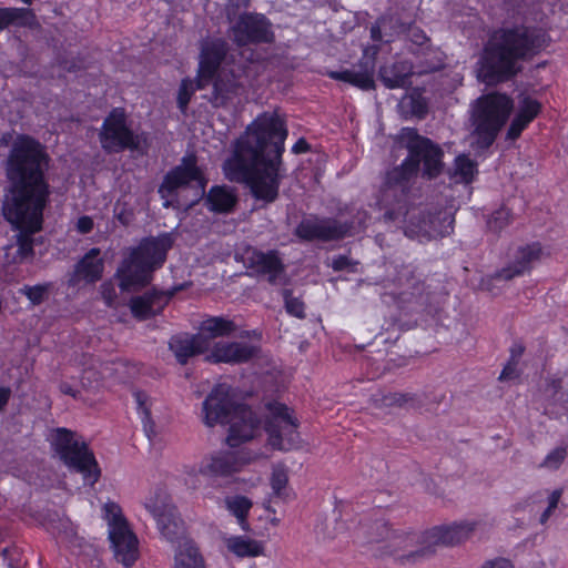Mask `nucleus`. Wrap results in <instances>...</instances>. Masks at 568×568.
I'll use <instances>...</instances> for the list:
<instances>
[{
    "label": "nucleus",
    "instance_id": "nucleus-49",
    "mask_svg": "<svg viewBox=\"0 0 568 568\" xmlns=\"http://www.w3.org/2000/svg\"><path fill=\"white\" fill-rule=\"evenodd\" d=\"M562 381L561 378H551L547 384V393H549L554 400L557 402H567L568 394L561 392Z\"/></svg>",
    "mask_w": 568,
    "mask_h": 568
},
{
    "label": "nucleus",
    "instance_id": "nucleus-11",
    "mask_svg": "<svg viewBox=\"0 0 568 568\" xmlns=\"http://www.w3.org/2000/svg\"><path fill=\"white\" fill-rule=\"evenodd\" d=\"M402 141L408 151L405 160L416 164V174L422 170V176L430 180L443 172L444 152L438 144L419 135L415 129H404Z\"/></svg>",
    "mask_w": 568,
    "mask_h": 568
},
{
    "label": "nucleus",
    "instance_id": "nucleus-16",
    "mask_svg": "<svg viewBox=\"0 0 568 568\" xmlns=\"http://www.w3.org/2000/svg\"><path fill=\"white\" fill-rule=\"evenodd\" d=\"M268 409L271 416L265 423V430L271 445L282 450L291 449L298 438L297 420L291 416L288 407L284 404L272 403Z\"/></svg>",
    "mask_w": 568,
    "mask_h": 568
},
{
    "label": "nucleus",
    "instance_id": "nucleus-37",
    "mask_svg": "<svg viewBox=\"0 0 568 568\" xmlns=\"http://www.w3.org/2000/svg\"><path fill=\"white\" fill-rule=\"evenodd\" d=\"M52 286V283L23 285L19 290V293L26 296L30 301L31 305L37 306L42 304L49 297Z\"/></svg>",
    "mask_w": 568,
    "mask_h": 568
},
{
    "label": "nucleus",
    "instance_id": "nucleus-22",
    "mask_svg": "<svg viewBox=\"0 0 568 568\" xmlns=\"http://www.w3.org/2000/svg\"><path fill=\"white\" fill-rule=\"evenodd\" d=\"M244 264L256 275H264L272 285L283 284L285 267L276 251L262 252L248 250L244 257Z\"/></svg>",
    "mask_w": 568,
    "mask_h": 568
},
{
    "label": "nucleus",
    "instance_id": "nucleus-28",
    "mask_svg": "<svg viewBox=\"0 0 568 568\" xmlns=\"http://www.w3.org/2000/svg\"><path fill=\"white\" fill-rule=\"evenodd\" d=\"M244 463L235 453H219L201 462L199 474L212 478L229 477L240 471Z\"/></svg>",
    "mask_w": 568,
    "mask_h": 568
},
{
    "label": "nucleus",
    "instance_id": "nucleus-2",
    "mask_svg": "<svg viewBox=\"0 0 568 568\" xmlns=\"http://www.w3.org/2000/svg\"><path fill=\"white\" fill-rule=\"evenodd\" d=\"M287 129L276 112H263L235 141L234 151L223 164L227 180L244 183L263 205L275 202L285 176L282 154Z\"/></svg>",
    "mask_w": 568,
    "mask_h": 568
},
{
    "label": "nucleus",
    "instance_id": "nucleus-44",
    "mask_svg": "<svg viewBox=\"0 0 568 568\" xmlns=\"http://www.w3.org/2000/svg\"><path fill=\"white\" fill-rule=\"evenodd\" d=\"M567 457V447L559 446L552 449L544 459V462L540 464V467L556 470L560 467V465L564 463V460Z\"/></svg>",
    "mask_w": 568,
    "mask_h": 568
},
{
    "label": "nucleus",
    "instance_id": "nucleus-63",
    "mask_svg": "<svg viewBox=\"0 0 568 568\" xmlns=\"http://www.w3.org/2000/svg\"><path fill=\"white\" fill-rule=\"evenodd\" d=\"M523 353H524L523 346L513 347L510 359L518 363V358L523 355Z\"/></svg>",
    "mask_w": 568,
    "mask_h": 568
},
{
    "label": "nucleus",
    "instance_id": "nucleus-26",
    "mask_svg": "<svg viewBox=\"0 0 568 568\" xmlns=\"http://www.w3.org/2000/svg\"><path fill=\"white\" fill-rule=\"evenodd\" d=\"M103 270L104 263L100 257V250L93 247L74 265V271L69 275L68 285L75 287L81 282L93 284L101 280Z\"/></svg>",
    "mask_w": 568,
    "mask_h": 568
},
{
    "label": "nucleus",
    "instance_id": "nucleus-17",
    "mask_svg": "<svg viewBox=\"0 0 568 568\" xmlns=\"http://www.w3.org/2000/svg\"><path fill=\"white\" fill-rule=\"evenodd\" d=\"M145 507L155 519L160 534L169 542L175 544L186 538L184 521L170 500L156 497L150 499Z\"/></svg>",
    "mask_w": 568,
    "mask_h": 568
},
{
    "label": "nucleus",
    "instance_id": "nucleus-3",
    "mask_svg": "<svg viewBox=\"0 0 568 568\" xmlns=\"http://www.w3.org/2000/svg\"><path fill=\"white\" fill-rule=\"evenodd\" d=\"M550 43L546 30L536 26L513 24L493 30L479 58V75L488 83H499L523 71L521 62L529 61Z\"/></svg>",
    "mask_w": 568,
    "mask_h": 568
},
{
    "label": "nucleus",
    "instance_id": "nucleus-8",
    "mask_svg": "<svg viewBox=\"0 0 568 568\" xmlns=\"http://www.w3.org/2000/svg\"><path fill=\"white\" fill-rule=\"evenodd\" d=\"M60 459L72 470L82 474L85 483L94 485L100 468L93 453L78 435L67 428H57L51 442Z\"/></svg>",
    "mask_w": 568,
    "mask_h": 568
},
{
    "label": "nucleus",
    "instance_id": "nucleus-59",
    "mask_svg": "<svg viewBox=\"0 0 568 568\" xmlns=\"http://www.w3.org/2000/svg\"><path fill=\"white\" fill-rule=\"evenodd\" d=\"M413 112L418 118H424L427 113V105L424 101L413 100Z\"/></svg>",
    "mask_w": 568,
    "mask_h": 568
},
{
    "label": "nucleus",
    "instance_id": "nucleus-29",
    "mask_svg": "<svg viewBox=\"0 0 568 568\" xmlns=\"http://www.w3.org/2000/svg\"><path fill=\"white\" fill-rule=\"evenodd\" d=\"M414 67L407 60H400L379 68L378 78L387 89L407 88L412 84Z\"/></svg>",
    "mask_w": 568,
    "mask_h": 568
},
{
    "label": "nucleus",
    "instance_id": "nucleus-40",
    "mask_svg": "<svg viewBox=\"0 0 568 568\" xmlns=\"http://www.w3.org/2000/svg\"><path fill=\"white\" fill-rule=\"evenodd\" d=\"M11 26L33 28L38 26L37 17L31 9L12 8Z\"/></svg>",
    "mask_w": 568,
    "mask_h": 568
},
{
    "label": "nucleus",
    "instance_id": "nucleus-14",
    "mask_svg": "<svg viewBox=\"0 0 568 568\" xmlns=\"http://www.w3.org/2000/svg\"><path fill=\"white\" fill-rule=\"evenodd\" d=\"M105 510L109 517V537L114 551V557L125 568H130L138 559V538L129 528L128 521L115 504H106Z\"/></svg>",
    "mask_w": 568,
    "mask_h": 568
},
{
    "label": "nucleus",
    "instance_id": "nucleus-5",
    "mask_svg": "<svg viewBox=\"0 0 568 568\" xmlns=\"http://www.w3.org/2000/svg\"><path fill=\"white\" fill-rule=\"evenodd\" d=\"M203 423L207 427L216 424H229L226 443L237 447L254 437L258 428V419L245 404L235 400L230 385L219 384L206 396L202 404Z\"/></svg>",
    "mask_w": 568,
    "mask_h": 568
},
{
    "label": "nucleus",
    "instance_id": "nucleus-12",
    "mask_svg": "<svg viewBox=\"0 0 568 568\" xmlns=\"http://www.w3.org/2000/svg\"><path fill=\"white\" fill-rule=\"evenodd\" d=\"M480 526L479 520H462L448 525L435 526L424 535L426 546L399 558L407 561H417L429 558L435 554V546H456L468 540Z\"/></svg>",
    "mask_w": 568,
    "mask_h": 568
},
{
    "label": "nucleus",
    "instance_id": "nucleus-38",
    "mask_svg": "<svg viewBox=\"0 0 568 568\" xmlns=\"http://www.w3.org/2000/svg\"><path fill=\"white\" fill-rule=\"evenodd\" d=\"M513 221V215L509 209L499 207L494 211L487 219V229L494 234H500Z\"/></svg>",
    "mask_w": 568,
    "mask_h": 568
},
{
    "label": "nucleus",
    "instance_id": "nucleus-35",
    "mask_svg": "<svg viewBox=\"0 0 568 568\" xmlns=\"http://www.w3.org/2000/svg\"><path fill=\"white\" fill-rule=\"evenodd\" d=\"M227 548L239 557H255L263 551V546L260 541L244 537L229 539Z\"/></svg>",
    "mask_w": 568,
    "mask_h": 568
},
{
    "label": "nucleus",
    "instance_id": "nucleus-10",
    "mask_svg": "<svg viewBox=\"0 0 568 568\" xmlns=\"http://www.w3.org/2000/svg\"><path fill=\"white\" fill-rule=\"evenodd\" d=\"M397 292L384 294V301L390 297L397 307L407 314L427 313L436 311L433 303L434 295L427 290L424 282L415 276L410 266H403L396 276Z\"/></svg>",
    "mask_w": 568,
    "mask_h": 568
},
{
    "label": "nucleus",
    "instance_id": "nucleus-20",
    "mask_svg": "<svg viewBox=\"0 0 568 568\" xmlns=\"http://www.w3.org/2000/svg\"><path fill=\"white\" fill-rule=\"evenodd\" d=\"M183 288L184 284L174 286L168 291H159L153 287L141 295L132 296L129 302L130 311L132 315L140 321L154 317L160 314L171 298Z\"/></svg>",
    "mask_w": 568,
    "mask_h": 568
},
{
    "label": "nucleus",
    "instance_id": "nucleus-41",
    "mask_svg": "<svg viewBox=\"0 0 568 568\" xmlns=\"http://www.w3.org/2000/svg\"><path fill=\"white\" fill-rule=\"evenodd\" d=\"M282 296L284 298L285 310L288 314L297 318L305 317L304 303L298 297L293 296L291 290L284 288L282 291Z\"/></svg>",
    "mask_w": 568,
    "mask_h": 568
},
{
    "label": "nucleus",
    "instance_id": "nucleus-25",
    "mask_svg": "<svg viewBox=\"0 0 568 568\" xmlns=\"http://www.w3.org/2000/svg\"><path fill=\"white\" fill-rule=\"evenodd\" d=\"M258 347L242 342H220L216 343L211 354L205 356L209 363H229L240 364L248 362L256 356Z\"/></svg>",
    "mask_w": 568,
    "mask_h": 568
},
{
    "label": "nucleus",
    "instance_id": "nucleus-51",
    "mask_svg": "<svg viewBox=\"0 0 568 568\" xmlns=\"http://www.w3.org/2000/svg\"><path fill=\"white\" fill-rule=\"evenodd\" d=\"M114 215L123 225H129L133 219L131 210H126L123 205L116 204L114 206Z\"/></svg>",
    "mask_w": 568,
    "mask_h": 568
},
{
    "label": "nucleus",
    "instance_id": "nucleus-57",
    "mask_svg": "<svg viewBox=\"0 0 568 568\" xmlns=\"http://www.w3.org/2000/svg\"><path fill=\"white\" fill-rule=\"evenodd\" d=\"M12 24V8H0V30Z\"/></svg>",
    "mask_w": 568,
    "mask_h": 568
},
{
    "label": "nucleus",
    "instance_id": "nucleus-15",
    "mask_svg": "<svg viewBox=\"0 0 568 568\" xmlns=\"http://www.w3.org/2000/svg\"><path fill=\"white\" fill-rule=\"evenodd\" d=\"M233 41L240 45L272 43L274 32L272 23L262 13L244 12L231 27Z\"/></svg>",
    "mask_w": 568,
    "mask_h": 568
},
{
    "label": "nucleus",
    "instance_id": "nucleus-55",
    "mask_svg": "<svg viewBox=\"0 0 568 568\" xmlns=\"http://www.w3.org/2000/svg\"><path fill=\"white\" fill-rule=\"evenodd\" d=\"M352 261L346 255H338L333 258L331 266L334 271H343L352 266Z\"/></svg>",
    "mask_w": 568,
    "mask_h": 568
},
{
    "label": "nucleus",
    "instance_id": "nucleus-9",
    "mask_svg": "<svg viewBox=\"0 0 568 568\" xmlns=\"http://www.w3.org/2000/svg\"><path fill=\"white\" fill-rule=\"evenodd\" d=\"M102 149L109 153L125 150L143 152L148 148L146 133H135L126 123L124 109L114 108L103 120L99 133Z\"/></svg>",
    "mask_w": 568,
    "mask_h": 568
},
{
    "label": "nucleus",
    "instance_id": "nucleus-52",
    "mask_svg": "<svg viewBox=\"0 0 568 568\" xmlns=\"http://www.w3.org/2000/svg\"><path fill=\"white\" fill-rule=\"evenodd\" d=\"M516 377H518L517 362H514V361L509 359L507 365L501 371L499 379L500 381H508V379H514Z\"/></svg>",
    "mask_w": 568,
    "mask_h": 568
},
{
    "label": "nucleus",
    "instance_id": "nucleus-18",
    "mask_svg": "<svg viewBox=\"0 0 568 568\" xmlns=\"http://www.w3.org/2000/svg\"><path fill=\"white\" fill-rule=\"evenodd\" d=\"M392 22L394 31L396 33H406L410 43L416 47L413 53H433V58L425 61V65L417 71L418 73L436 72L445 67L444 53L439 50H432L430 39L423 29L412 22L402 21L399 18H392Z\"/></svg>",
    "mask_w": 568,
    "mask_h": 568
},
{
    "label": "nucleus",
    "instance_id": "nucleus-50",
    "mask_svg": "<svg viewBox=\"0 0 568 568\" xmlns=\"http://www.w3.org/2000/svg\"><path fill=\"white\" fill-rule=\"evenodd\" d=\"M406 214L409 215L410 213L405 210L404 205H399L398 209L386 210L383 220L385 223L402 222Z\"/></svg>",
    "mask_w": 568,
    "mask_h": 568
},
{
    "label": "nucleus",
    "instance_id": "nucleus-13",
    "mask_svg": "<svg viewBox=\"0 0 568 568\" xmlns=\"http://www.w3.org/2000/svg\"><path fill=\"white\" fill-rule=\"evenodd\" d=\"M454 230V216L446 210L436 212L413 211L404 226V234L419 242L449 235Z\"/></svg>",
    "mask_w": 568,
    "mask_h": 568
},
{
    "label": "nucleus",
    "instance_id": "nucleus-42",
    "mask_svg": "<svg viewBox=\"0 0 568 568\" xmlns=\"http://www.w3.org/2000/svg\"><path fill=\"white\" fill-rule=\"evenodd\" d=\"M227 505L229 509L240 520V523L244 524L252 503L244 496H237L230 500Z\"/></svg>",
    "mask_w": 568,
    "mask_h": 568
},
{
    "label": "nucleus",
    "instance_id": "nucleus-31",
    "mask_svg": "<svg viewBox=\"0 0 568 568\" xmlns=\"http://www.w3.org/2000/svg\"><path fill=\"white\" fill-rule=\"evenodd\" d=\"M172 545L175 547L174 568H205L204 559L191 539L186 537Z\"/></svg>",
    "mask_w": 568,
    "mask_h": 568
},
{
    "label": "nucleus",
    "instance_id": "nucleus-43",
    "mask_svg": "<svg viewBox=\"0 0 568 568\" xmlns=\"http://www.w3.org/2000/svg\"><path fill=\"white\" fill-rule=\"evenodd\" d=\"M195 90H199L196 83L194 84L192 81L187 79L182 80L178 93V106L182 112L186 111L190 100Z\"/></svg>",
    "mask_w": 568,
    "mask_h": 568
},
{
    "label": "nucleus",
    "instance_id": "nucleus-45",
    "mask_svg": "<svg viewBox=\"0 0 568 568\" xmlns=\"http://www.w3.org/2000/svg\"><path fill=\"white\" fill-rule=\"evenodd\" d=\"M368 219V213L364 210L357 211L354 217L351 221H342V225L347 226L346 236H353L366 227V221Z\"/></svg>",
    "mask_w": 568,
    "mask_h": 568
},
{
    "label": "nucleus",
    "instance_id": "nucleus-19",
    "mask_svg": "<svg viewBox=\"0 0 568 568\" xmlns=\"http://www.w3.org/2000/svg\"><path fill=\"white\" fill-rule=\"evenodd\" d=\"M347 226L336 219H303L295 229V235L305 241L329 242L345 237Z\"/></svg>",
    "mask_w": 568,
    "mask_h": 568
},
{
    "label": "nucleus",
    "instance_id": "nucleus-36",
    "mask_svg": "<svg viewBox=\"0 0 568 568\" xmlns=\"http://www.w3.org/2000/svg\"><path fill=\"white\" fill-rule=\"evenodd\" d=\"M477 163L466 154L455 159L453 178L456 182L470 183L477 173Z\"/></svg>",
    "mask_w": 568,
    "mask_h": 568
},
{
    "label": "nucleus",
    "instance_id": "nucleus-60",
    "mask_svg": "<svg viewBox=\"0 0 568 568\" xmlns=\"http://www.w3.org/2000/svg\"><path fill=\"white\" fill-rule=\"evenodd\" d=\"M11 397V389L9 387H0V412L4 409Z\"/></svg>",
    "mask_w": 568,
    "mask_h": 568
},
{
    "label": "nucleus",
    "instance_id": "nucleus-30",
    "mask_svg": "<svg viewBox=\"0 0 568 568\" xmlns=\"http://www.w3.org/2000/svg\"><path fill=\"white\" fill-rule=\"evenodd\" d=\"M416 176V164L407 163V161L404 160L400 165L387 172L385 178L386 192H396L398 190L400 191V195L405 196L409 190L410 181Z\"/></svg>",
    "mask_w": 568,
    "mask_h": 568
},
{
    "label": "nucleus",
    "instance_id": "nucleus-46",
    "mask_svg": "<svg viewBox=\"0 0 568 568\" xmlns=\"http://www.w3.org/2000/svg\"><path fill=\"white\" fill-rule=\"evenodd\" d=\"M540 108L541 105L537 100L530 97H524L520 101L518 114L526 115V119L531 122L539 113Z\"/></svg>",
    "mask_w": 568,
    "mask_h": 568
},
{
    "label": "nucleus",
    "instance_id": "nucleus-21",
    "mask_svg": "<svg viewBox=\"0 0 568 568\" xmlns=\"http://www.w3.org/2000/svg\"><path fill=\"white\" fill-rule=\"evenodd\" d=\"M206 89H210V92L203 94V98L214 108H224L242 94L244 85L233 72H219L207 81L204 90Z\"/></svg>",
    "mask_w": 568,
    "mask_h": 568
},
{
    "label": "nucleus",
    "instance_id": "nucleus-6",
    "mask_svg": "<svg viewBox=\"0 0 568 568\" xmlns=\"http://www.w3.org/2000/svg\"><path fill=\"white\" fill-rule=\"evenodd\" d=\"M173 244L172 233H162L159 236L142 240L136 247L132 248L116 271L121 291H138L146 286L153 277V272L164 264Z\"/></svg>",
    "mask_w": 568,
    "mask_h": 568
},
{
    "label": "nucleus",
    "instance_id": "nucleus-33",
    "mask_svg": "<svg viewBox=\"0 0 568 568\" xmlns=\"http://www.w3.org/2000/svg\"><path fill=\"white\" fill-rule=\"evenodd\" d=\"M328 77L337 81L349 83L362 90H371L375 85L373 73L368 70L346 69L342 71H331L328 72Z\"/></svg>",
    "mask_w": 568,
    "mask_h": 568
},
{
    "label": "nucleus",
    "instance_id": "nucleus-53",
    "mask_svg": "<svg viewBox=\"0 0 568 568\" xmlns=\"http://www.w3.org/2000/svg\"><path fill=\"white\" fill-rule=\"evenodd\" d=\"M374 527L376 530V535H371L369 541L378 542L388 536L389 529L385 523L376 521Z\"/></svg>",
    "mask_w": 568,
    "mask_h": 568
},
{
    "label": "nucleus",
    "instance_id": "nucleus-54",
    "mask_svg": "<svg viewBox=\"0 0 568 568\" xmlns=\"http://www.w3.org/2000/svg\"><path fill=\"white\" fill-rule=\"evenodd\" d=\"M481 568H514V565L509 559L495 558V559L485 561L481 565Z\"/></svg>",
    "mask_w": 568,
    "mask_h": 568
},
{
    "label": "nucleus",
    "instance_id": "nucleus-56",
    "mask_svg": "<svg viewBox=\"0 0 568 568\" xmlns=\"http://www.w3.org/2000/svg\"><path fill=\"white\" fill-rule=\"evenodd\" d=\"M77 229L80 233L87 234L93 229V221L90 216H81L78 219Z\"/></svg>",
    "mask_w": 568,
    "mask_h": 568
},
{
    "label": "nucleus",
    "instance_id": "nucleus-48",
    "mask_svg": "<svg viewBox=\"0 0 568 568\" xmlns=\"http://www.w3.org/2000/svg\"><path fill=\"white\" fill-rule=\"evenodd\" d=\"M251 0H227L225 6V12L227 19L232 22L240 16L242 9H246L250 6Z\"/></svg>",
    "mask_w": 568,
    "mask_h": 568
},
{
    "label": "nucleus",
    "instance_id": "nucleus-34",
    "mask_svg": "<svg viewBox=\"0 0 568 568\" xmlns=\"http://www.w3.org/2000/svg\"><path fill=\"white\" fill-rule=\"evenodd\" d=\"M375 407L384 408V407H393V406H404L406 404H420L417 400V396L410 393H389V394H377L372 398Z\"/></svg>",
    "mask_w": 568,
    "mask_h": 568
},
{
    "label": "nucleus",
    "instance_id": "nucleus-4",
    "mask_svg": "<svg viewBox=\"0 0 568 568\" xmlns=\"http://www.w3.org/2000/svg\"><path fill=\"white\" fill-rule=\"evenodd\" d=\"M206 184L207 179L203 169L197 164V156L194 153H189L164 175L158 193L165 200L164 206L169 207L173 205L174 201H178L180 189L191 187L194 190L195 199L189 204L190 206L195 205L205 196V205L211 212L231 213L237 203L234 190L226 185H214L205 194Z\"/></svg>",
    "mask_w": 568,
    "mask_h": 568
},
{
    "label": "nucleus",
    "instance_id": "nucleus-27",
    "mask_svg": "<svg viewBox=\"0 0 568 568\" xmlns=\"http://www.w3.org/2000/svg\"><path fill=\"white\" fill-rule=\"evenodd\" d=\"M169 349L174 354L179 364L185 365L191 357L209 351V344L197 333H180L170 338Z\"/></svg>",
    "mask_w": 568,
    "mask_h": 568
},
{
    "label": "nucleus",
    "instance_id": "nucleus-7",
    "mask_svg": "<svg viewBox=\"0 0 568 568\" xmlns=\"http://www.w3.org/2000/svg\"><path fill=\"white\" fill-rule=\"evenodd\" d=\"M513 109L514 102L505 93L493 92L476 100L471 121L479 148L488 149L495 142Z\"/></svg>",
    "mask_w": 568,
    "mask_h": 568
},
{
    "label": "nucleus",
    "instance_id": "nucleus-24",
    "mask_svg": "<svg viewBox=\"0 0 568 568\" xmlns=\"http://www.w3.org/2000/svg\"><path fill=\"white\" fill-rule=\"evenodd\" d=\"M227 50V43L220 39L205 42L202 45L196 77V87L199 90H204L207 81L212 80V75L219 73V68Z\"/></svg>",
    "mask_w": 568,
    "mask_h": 568
},
{
    "label": "nucleus",
    "instance_id": "nucleus-23",
    "mask_svg": "<svg viewBox=\"0 0 568 568\" xmlns=\"http://www.w3.org/2000/svg\"><path fill=\"white\" fill-rule=\"evenodd\" d=\"M542 255L540 243L535 242L519 246L513 257V261L504 268L495 272L489 281H510L529 272L534 264L539 262Z\"/></svg>",
    "mask_w": 568,
    "mask_h": 568
},
{
    "label": "nucleus",
    "instance_id": "nucleus-58",
    "mask_svg": "<svg viewBox=\"0 0 568 568\" xmlns=\"http://www.w3.org/2000/svg\"><path fill=\"white\" fill-rule=\"evenodd\" d=\"M134 396H135L139 409L142 410V413L145 416V418H149L150 417V410L145 406V400H146L145 394H143L141 392H136V393H134Z\"/></svg>",
    "mask_w": 568,
    "mask_h": 568
},
{
    "label": "nucleus",
    "instance_id": "nucleus-1",
    "mask_svg": "<svg viewBox=\"0 0 568 568\" xmlns=\"http://www.w3.org/2000/svg\"><path fill=\"white\" fill-rule=\"evenodd\" d=\"M51 158L36 139L20 134L12 142L4 161L7 185L1 212L17 230V255L20 261L34 256L33 235L42 229L43 211L50 200L47 172Z\"/></svg>",
    "mask_w": 568,
    "mask_h": 568
},
{
    "label": "nucleus",
    "instance_id": "nucleus-61",
    "mask_svg": "<svg viewBox=\"0 0 568 568\" xmlns=\"http://www.w3.org/2000/svg\"><path fill=\"white\" fill-rule=\"evenodd\" d=\"M561 495H562V490L561 489H555L550 494V496L548 498V506L550 507V509H556L557 508Z\"/></svg>",
    "mask_w": 568,
    "mask_h": 568
},
{
    "label": "nucleus",
    "instance_id": "nucleus-64",
    "mask_svg": "<svg viewBox=\"0 0 568 568\" xmlns=\"http://www.w3.org/2000/svg\"><path fill=\"white\" fill-rule=\"evenodd\" d=\"M60 390L63 393V394H67V395H71L73 397L77 396V392L67 383H62L60 385Z\"/></svg>",
    "mask_w": 568,
    "mask_h": 568
},
{
    "label": "nucleus",
    "instance_id": "nucleus-32",
    "mask_svg": "<svg viewBox=\"0 0 568 568\" xmlns=\"http://www.w3.org/2000/svg\"><path fill=\"white\" fill-rule=\"evenodd\" d=\"M235 331L236 325L233 321L222 316H212L201 323L197 335H202L206 339L210 348L212 339L229 336Z\"/></svg>",
    "mask_w": 568,
    "mask_h": 568
},
{
    "label": "nucleus",
    "instance_id": "nucleus-62",
    "mask_svg": "<svg viewBox=\"0 0 568 568\" xmlns=\"http://www.w3.org/2000/svg\"><path fill=\"white\" fill-rule=\"evenodd\" d=\"M310 145L304 139H300L292 148V152L295 154H300L306 152Z\"/></svg>",
    "mask_w": 568,
    "mask_h": 568
},
{
    "label": "nucleus",
    "instance_id": "nucleus-47",
    "mask_svg": "<svg viewBox=\"0 0 568 568\" xmlns=\"http://www.w3.org/2000/svg\"><path fill=\"white\" fill-rule=\"evenodd\" d=\"M530 123L528 119H526V115L524 114H516V116L513 119L508 131H507V139L509 140H516L520 136L524 129Z\"/></svg>",
    "mask_w": 568,
    "mask_h": 568
},
{
    "label": "nucleus",
    "instance_id": "nucleus-39",
    "mask_svg": "<svg viewBox=\"0 0 568 568\" xmlns=\"http://www.w3.org/2000/svg\"><path fill=\"white\" fill-rule=\"evenodd\" d=\"M288 483L287 469L283 465L273 467L271 486L274 496L285 499L287 497L286 486Z\"/></svg>",
    "mask_w": 568,
    "mask_h": 568
}]
</instances>
